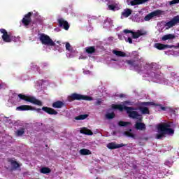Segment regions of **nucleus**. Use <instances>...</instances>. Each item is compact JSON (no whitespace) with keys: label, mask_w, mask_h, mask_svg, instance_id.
I'll use <instances>...</instances> for the list:
<instances>
[{"label":"nucleus","mask_w":179,"mask_h":179,"mask_svg":"<svg viewBox=\"0 0 179 179\" xmlns=\"http://www.w3.org/2000/svg\"><path fill=\"white\" fill-rule=\"evenodd\" d=\"M122 16L124 17H129V16H131L132 15V10L129 8H126L124 12L122 13Z\"/></svg>","instance_id":"393cba45"},{"label":"nucleus","mask_w":179,"mask_h":179,"mask_svg":"<svg viewBox=\"0 0 179 179\" xmlns=\"http://www.w3.org/2000/svg\"><path fill=\"white\" fill-rule=\"evenodd\" d=\"M88 117H89V115H87V114H84V115H80L76 117L75 119H76L77 121H82L83 120H86V118Z\"/></svg>","instance_id":"c756f323"},{"label":"nucleus","mask_w":179,"mask_h":179,"mask_svg":"<svg viewBox=\"0 0 179 179\" xmlns=\"http://www.w3.org/2000/svg\"><path fill=\"white\" fill-rule=\"evenodd\" d=\"M127 65H129L130 68H134L136 72L140 73L142 71V64L136 63V61L131 59V60H126L124 62Z\"/></svg>","instance_id":"0eeeda50"},{"label":"nucleus","mask_w":179,"mask_h":179,"mask_svg":"<svg viewBox=\"0 0 179 179\" xmlns=\"http://www.w3.org/2000/svg\"><path fill=\"white\" fill-rule=\"evenodd\" d=\"M115 117V113H108L106 115V118H108V120H113V118H114Z\"/></svg>","instance_id":"473e14b6"},{"label":"nucleus","mask_w":179,"mask_h":179,"mask_svg":"<svg viewBox=\"0 0 179 179\" xmlns=\"http://www.w3.org/2000/svg\"><path fill=\"white\" fill-rule=\"evenodd\" d=\"M176 3H179V0H172V1L170 2V4H171V5H176Z\"/></svg>","instance_id":"e433bc0d"},{"label":"nucleus","mask_w":179,"mask_h":179,"mask_svg":"<svg viewBox=\"0 0 179 179\" xmlns=\"http://www.w3.org/2000/svg\"><path fill=\"white\" fill-rule=\"evenodd\" d=\"M117 96V97H120V99H122V98L125 97V94H118Z\"/></svg>","instance_id":"a19ab883"},{"label":"nucleus","mask_w":179,"mask_h":179,"mask_svg":"<svg viewBox=\"0 0 179 179\" xmlns=\"http://www.w3.org/2000/svg\"><path fill=\"white\" fill-rule=\"evenodd\" d=\"M179 23V15H176L173 17L170 21L166 22L164 24V27H166V30H169V29H171V27H174L176 24H178Z\"/></svg>","instance_id":"6e6552de"},{"label":"nucleus","mask_w":179,"mask_h":179,"mask_svg":"<svg viewBox=\"0 0 179 179\" xmlns=\"http://www.w3.org/2000/svg\"><path fill=\"white\" fill-rule=\"evenodd\" d=\"M39 40L43 45H48L49 47H55L54 41L51 39L50 36L45 35V34H41L39 36Z\"/></svg>","instance_id":"39448f33"},{"label":"nucleus","mask_w":179,"mask_h":179,"mask_svg":"<svg viewBox=\"0 0 179 179\" xmlns=\"http://www.w3.org/2000/svg\"><path fill=\"white\" fill-rule=\"evenodd\" d=\"M80 155H82V156H87V155L92 154V151H90V150H87L86 148H83L80 150Z\"/></svg>","instance_id":"a878e982"},{"label":"nucleus","mask_w":179,"mask_h":179,"mask_svg":"<svg viewBox=\"0 0 179 179\" xmlns=\"http://www.w3.org/2000/svg\"><path fill=\"white\" fill-rule=\"evenodd\" d=\"M108 8L110 9V10H113L115 11V6L111 4V5H109L108 6Z\"/></svg>","instance_id":"c9c22d12"},{"label":"nucleus","mask_w":179,"mask_h":179,"mask_svg":"<svg viewBox=\"0 0 179 179\" xmlns=\"http://www.w3.org/2000/svg\"><path fill=\"white\" fill-rule=\"evenodd\" d=\"M159 106V107H160V109L162 110V111H166V110H167V108L162 106V105H157Z\"/></svg>","instance_id":"58836bf2"},{"label":"nucleus","mask_w":179,"mask_h":179,"mask_svg":"<svg viewBox=\"0 0 179 179\" xmlns=\"http://www.w3.org/2000/svg\"><path fill=\"white\" fill-rule=\"evenodd\" d=\"M129 104H131L130 101H125L123 102V106H128Z\"/></svg>","instance_id":"ea45409f"},{"label":"nucleus","mask_w":179,"mask_h":179,"mask_svg":"<svg viewBox=\"0 0 179 179\" xmlns=\"http://www.w3.org/2000/svg\"><path fill=\"white\" fill-rule=\"evenodd\" d=\"M100 104H101V100H98V101L96 102V106H100Z\"/></svg>","instance_id":"79ce46f5"},{"label":"nucleus","mask_w":179,"mask_h":179,"mask_svg":"<svg viewBox=\"0 0 179 179\" xmlns=\"http://www.w3.org/2000/svg\"><path fill=\"white\" fill-rule=\"evenodd\" d=\"M35 110H36V111H37V113H41V108L36 109V108H35Z\"/></svg>","instance_id":"c03bdc74"},{"label":"nucleus","mask_w":179,"mask_h":179,"mask_svg":"<svg viewBox=\"0 0 179 179\" xmlns=\"http://www.w3.org/2000/svg\"><path fill=\"white\" fill-rule=\"evenodd\" d=\"M172 125L173 122H171L159 124L157 127L159 134L156 135V138L163 139L166 135L174 134V130L171 129Z\"/></svg>","instance_id":"f03ea898"},{"label":"nucleus","mask_w":179,"mask_h":179,"mask_svg":"<svg viewBox=\"0 0 179 179\" xmlns=\"http://www.w3.org/2000/svg\"><path fill=\"white\" fill-rule=\"evenodd\" d=\"M85 52H87V54H94V52H96V47L90 46L85 48Z\"/></svg>","instance_id":"5701e85b"},{"label":"nucleus","mask_w":179,"mask_h":179,"mask_svg":"<svg viewBox=\"0 0 179 179\" xmlns=\"http://www.w3.org/2000/svg\"><path fill=\"white\" fill-rule=\"evenodd\" d=\"M112 61H117L116 59H112Z\"/></svg>","instance_id":"8fccbe9b"},{"label":"nucleus","mask_w":179,"mask_h":179,"mask_svg":"<svg viewBox=\"0 0 179 179\" xmlns=\"http://www.w3.org/2000/svg\"><path fill=\"white\" fill-rule=\"evenodd\" d=\"M150 0H133L130 2L131 6H135L136 5H143L146 2H149Z\"/></svg>","instance_id":"6ab92c4d"},{"label":"nucleus","mask_w":179,"mask_h":179,"mask_svg":"<svg viewBox=\"0 0 179 179\" xmlns=\"http://www.w3.org/2000/svg\"><path fill=\"white\" fill-rule=\"evenodd\" d=\"M42 110L47 113V114H49L50 115H57V114H58V112L54 108L47 106L42 107Z\"/></svg>","instance_id":"dca6fc26"},{"label":"nucleus","mask_w":179,"mask_h":179,"mask_svg":"<svg viewBox=\"0 0 179 179\" xmlns=\"http://www.w3.org/2000/svg\"><path fill=\"white\" fill-rule=\"evenodd\" d=\"M113 54H115L116 57H127V53L120 50H113Z\"/></svg>","instance_id":"b1692460"},{"label":"nucleus","mask_w":179,"mask_h":179,"mask_svg":"<svg viewBox=\"0 0 179 179\" xmlns=\"http://www.w3.org/2000/svg\"><path fill=\"white\" fill-rule=\"evenodd\" d=\"M112 108L113 110H119V111H124V110H125L129 118H132V120H137L138 122H142V121H143V116L139 114L138 111H135V108L134 107H129L121 104H113Z\"/></svg>","instance_id":"f257e3e1"},{"label":"nucleus","mask_w":179,"mask_h":179,"mask_svg":"<svg viewBox=\"0 0 179 179\" xmlns=\"http://www.w3.org/2000/svg\"><path fill=\"white\" fill-rule=\"evenodd\" d=\"M143 139H144L145 141H148V140H149V137H145Z\"/></svg>","instance_id":"49530a36"},{"label":"nucleus","mask_w":179,"mask_h":179,"mask_svg":"<svg viewBox=\"0 0 179 179\" xmlns=\"http://www.w3.org/2000/svg\"><path fill=\"white\" fill-rule=\"evenodd\" d=\"M155 103H153V102H142L141 103V106H155Z\"/></svg>","instance_id":"72a5a7b5"},{"label":"nucleus","mask_w":179,"mask_h":179,"mask_svg":"<svg viewBox=\"0 0 179 179\" xmlns=\"http://www.w3.org/2000/svg\"><path fill=\"white\" fill-rule=\"evenodd\" d=\"M0 32L3 34L1 38L5 43H10L11 41L16 43V41H17V38H15V36L8 34L6 29H1Z\"/></svg>","instance_id":"423d86ee"},{"label":"nucleus","mask_w":179,"mask_h":179,"mask_svg":"<svg viewBox=\"0 0 179 179\" xmlns=\"http://www.w3.org/2000/svg\"><path fill=\"white\" fill-rule=\"evenodd\" d=\"M33 15V12H29L26 14L22 20V23L23 26L27 27L31 23V16Z\"/></svg>","instance_id":"9b49d317"},{"label":"nucleus","mask_w":179,"mask_h":179,"mask_svg":"<svg viewBox=\"0 0 179 179\" xmlns=\"http://www.w3.org/2000/svg\"><path fill=\"white\" fill-rule=\"evenodd\" d=\"M126 43H129V44H132V38L131 37H129L127 39L125 38Z\"/></svg>","instance_id":"4c0bfd02"},{"label":"nucleus","mask_w":179,"mask_h":179,"mask_svg":"<svg viewBox=\"0 0 179 179\" xmlns=\"http://www.w3.org/2000/svg\"><path fill=\"white\" fill-rule=\"evenodd\" d=\"M118 38H121V35H118Z\"/></svg>","instance_id":"de8ad7c7"},{"label":"nucleus","mask_w":179,"mask_h":179,"mask_svg":"<svg viewBox=\"0 0 179 179\" xmlns=\"http://www.w3.org/2000/svg\"><path fill=\"white\" fill-rule=\"evenodd\" d=\"M131 131L132 129H130L129 131H124V135H125L126 136H129V138H133L134 139H135V134L131 133Z\"/></svg>","instance_id":"7c9ffc66"},{"label":"nucleus","mask_w":179,"mask_h":179,"mask_svg":"<svg viewBox=\"0 0 179 179\" xmlns=\"http://www.w3.org/2000/svg\"><path fill=\"white\" fill-rule=\"evenodd\" d=\"M8 163H10L12 166V170H17V169L20 167V164L15 160H13L12 159H8Z\"/></svg>","instance_id":"a211bd4d"},{"label":"nucleus","mask_w":179,"mask_h":179,"mask_svg":"<svg viewBox=\"0 0 179 179\" xmlns=\"http://www.w3.org/2000/svg\"><path fill=\"white\" fill-rule=\"evenodd\" d=\"M3 85H2V80H0V89H2V87Z\"/></svg>","instance_id":"a18cd8bd"},{"label":"nucleus","mask_w":179,"mask_h":179,"mask_svg":"<svg viewBox=\"0 0 179 179\" xmlns=\"http://www.w3.org/2000/svg\"><path fill=\"white\" fill-rule=\"evenodd\" d=\"M57 44H59V41H57Z\"/></svg>","instance_id":"09e8293b"},{"label":"nucleus","mask_w":179,"mask_h":179,"mask_svg":"<svg viewBox=\"0 0 179 179\" xmlns=\"http://www.w3.org/2000/svg\"><path fill=\"white\" fill-rule=\"evenodd\" d=\"M135 128L137 131H146V124L141 122H136L135 124Z\"/></svg>","instance_id":"f3484780"},{"label":"nucleus","mask_w":179,"mask_h":179,"mask_svg":"<svg viewBox=\"0 0 179 179\" xmlns=\"http://www.w3.org/2000/svg\"><path fill=\"white\" fill-rule=\"evenodd\" d=\"M139 110L143 115H145V114H150V113L149 111V108L148 107H145V106H140L139 107Z\"/></svg>","instance_id":"bb28decb"},{"label":"nucleus","mask_w":179,"mask_h":179,"mask_svg":"<svg viewBox=\"0 0 179 179\" xmlns=\"http://www.w3.org/2000/svg\"><path fill=\"white\" fill-rule=\"evenodd\" d=\"M18 97L20 100H24V101L31 103L32 104H35V106H43V102H41V101L37 99L36 97L33 96L19 94Z\"/></svg>","instance_id":"7ed1b4c3"},{"label":"nucleus","mask_w":179,"mask_h":179,"mask_svg":"<svg viewBox=\"0 0 179 179\" xmlns=\"http://www.w3.org/2000/svg\"><path fill=\"white\" fill-rule=\"evenodd\" d=\"M64 106H65V103L62 101H57L52 103L53 108H62Z\"/></svg>","instance_id":"aec40b11"},{"label":"nucleus","mask_w":179,"mask_h":179,"mask_svg":"<svg viewBox=\"0 0 179 179\" xmlns=\"http://www.w3.org/2000/svg\"><path fill=\"white\" fill-rule=\"evenodd\" d=\"M155 48H157V50H159V51H162L167 48H179V43H178V45H164L163 43H158L155 44Z\"/></svg>","instance_id":"1a4fd4ad"},{"label":"nucleus","mask_w":179,"mask_h":179,"mask_svg":"<svg viewBox=\"0 0 179 179\" xmlns=\"http://www.w3.org/2000/svg\"><path fill=\"white\" fill-rule=\"evenodd\" d=\"M124 146H127V144H124V143L117 144L114 142L109 143L107 145L108 149H110L111 150L114 149H120V148H124Z\"/></svg>","instance_id":"2eb2a0df"},{"label":"nucleus","mask_w":179,"mask_h":179,"mask_svg":"<svg viewBox=\"0 0 179 179\" xmlns=\"http://www.w3.org/2000/svg\"><path fill=\"white\" fill-rule=\"evenodd\" d=\"M124 33H125V34H128L130 33V34H131L132 36V38H139V37H141V36H145L146 32H143L142 31H137L136 32H134L133 31H131L129 29H124Z\"/></svg>","instance_id":"9d476101"},{"label":"nucleus","mask_w":179,"mask_h":179,"mask_svg":"<svg viewBox=\"0 0 179 179\" xmlns=\"http://www.w3.org/2000/svg\"><path fill=\"white\" fill-rule=\"evenodd\" d=\"M16 136H23L24 135V128L22 127L15 131Z\"/></svg>","instance_id":"c85d7f7f"},{"label":"nucleus","mask_w":179,"mask_h":179,"mask_svg":"<svg viewBox=\"0 0 179 179\" xmlns=\"http://www.w3.org/2000/svg\"><path fill=\"white\" fill-rule=\"evenodd\" d=\"M17 111H34L36 110L35 107L29 105H21L16 108Z\"/></svg>","instance_id":"ddd939ff"},{"label":"nucleus","mask_w":179,"mask_h":179,"mask_svg":"<svg viewBox=\"0 0 179 179\" xmlns=\"http://www.w3.org/2000/svg\"><path fill=\"white\" fill-rule=\"evenodd\" d=\"M57 23L59 27H62L64 30H69V23L68 21L64 20V18H60L57 20Z\"/></svg>","instance_id":"4468645a"},{"label":"nucleus","mask_w":179,"mask_h":179,"mask_svg":"<svg viewBox=\"0 0 179 179\" xmlns=\"http://www.w3.org/2000/svg\"><path fill=\"white\" fill-rule=\"evenodd\" d=\"M131 122H124V121H120L118 122L119 127H127V125H129Z\"/></svg>","instance_id":"2f4dec72"},{"label":"nucleus","mask_w":179,"mask_h":179,"mask_svg":"<svg viewBox=\"0 0 179 179\" xmlns=\"http://www.w3.org/2000/svg\"><path fill=\"white\" fill-rule=\"evenodd\" d=\"M80 134H83L84 135H93V131L86 127H83V129H81L80 130Z\"/></svg>","instance_id":"4be33fe9"},{"label":"nucleus","mask_w":179,"mask_h":179,"mask_svg":"<svg viewBox=\"0 0 179 179\" xmlns=\"http://www.w3.org/2000/svg\"><path fill=\"white\" fill-rule=\"evenodd\" d=\"M162 13H163V11H162V10H156L145 15L144 17V20H145V22H149L150 19H152V17H155L156 16H160Z\"/></svg>","instance_id":"f8f14e48"},{"label":"nucleus","mask_w":179,"mask_h":179,"mask_svg":"<svg viewBox=\"0 0 179 179\" xmlns=\"http://www.w3.org/2000/svg\"><path fill=\"white\" fill-rule=\"evenodd\" d=\"M68 100L70 102L75 101V100H85L86 101H92V100H93V97L87 95L73 93L71 94V96H68Z\"/></svg>","instance_id":"20e7f679"},{"label":"nucleus","mask_w":179,"mask_h":179,"mask_svg":"<svg viewBox=\"0 0 179 179\" xmlns=\"http://www.w3.org/2000/svg\"><path fill=\"white\" fill-rule=\"evenodd\" d=\"M40 171L42 174H50L51 169L48 167H42Z\"/></svg>","instance_id":"cd10ccee"},{"label":"nucleus","mask_w":179,"mask_h":179,"mask_svg":"<svg viewBox=\"0 0 179 179\" xmlns=\"http://www.w3.org/2000/svg\"><path fill=\"white\" fill-rule=\"evenodd\" d=\"M66 50L71 51V44L69 43H66Z\"/></svg>","instance_id":"f704fd0d"},{"label":"nucleus","mask_w":179,"mask_h":179,"mask_svg":"<svg viewBox=\"0 0 179 179\" xmlns=\"http://www.w3.org/2000/svg\"><path fill=\"white\" fill-rule=\"evenodd\" d=\"M174 38H176V35L169 34L162 36V41H166V40H174Z\"/></svg>","instance_id":"412c9836"},{"label":"nucleus","mask_w":179,"mask_h":179,"mask_svg":"<svg viewBox=\"0 0 179 179\" xmlns=\"http://www.w3.org/2000/svg\"><path fill=\"white\" fill-rule=\"evenodd\" d=\"M171 114H173V115H176V110H171Z\"/></svg>","instance_id":"37998d69"}]
</instances>
